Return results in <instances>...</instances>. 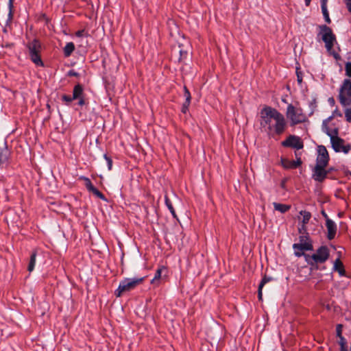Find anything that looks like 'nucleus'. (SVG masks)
<instances>
[{"label":"nucleus","instance_id":"obj_42","mask_svg":"<svg viewBox=\"0 0 351 351\" xmlns=\"http://www.w3.org/2000/svg\"><path fill=\"white\" fill-rule=\"evenodd\" d=\"M262 290H263V289H261L260 287L258 286V298L259 301H262L263 300V292H262Z\"/></svg>","mask_w":351,"mask_h":351},{"label":"nucleus","instance_id":"obj_51","mask_svg":"<svg viewBox=\"0 0 351 351\" xmlns=\"http://www.w3.org/2000/svg\"><path fill=\"white\" fill-rule=\"evenodd\" d=\"M340 351H348L347 348H343V349H341Z\"/></svg>","mask_w":351,"mask_h":351},{"label":"nucleus","instance_id":"obj_18","mask_svg":"<svg viewBox=\"0 0 351 351\" xmlns=\"http://www.w3.org/2000/svg\"><path fill=\"white\" fill-rule=\"evenodd\" d=\"M274 208L276 210L280 212L281 213H285L291 208L290 205L283 204L280 203L274 202Z\"/></svg>","mask_w":351,"mask_h":351},{"label":"nucleus","instance_id":"obj_3","mask_svg":"<svg viewBox=\"0 0 351 351\" xmlns=\"http://www.w3.org/2000/svg\"><path fill=\"white\" fill-rule=\"evenodd\" d=\"M28 50V55L31 60L37 66H43V62L41 59V43L38 39H34L26 44Z\"/></svg>","mask_w":351,"mask_h":351},{"label":"nucleus","instance_id":"obj_2","mask_svg":"<svg viewBox=\"0 0 351 351\" xmlns=\"http://www.w3.org/2000/svg\"><path fill=\"white\" fill-rule=\"evenodd\" d=\"M286 117L289 121L291 126L304 123L307 121V117L298 103L295 104V105L292 104H288Z\"/></svg>","mask_w":351,"mask_h":351},{"label":"nucleus","instance_id":"obj_17","mask_svg":"<svg viewBox=\"0 0 351 351\" xmlns=\"http://www.w3.org/2000/svg\"><path fill=\"white\" fill-rule=\"evenodd\" d=\"M84 89L81 84H78L75 85L73 90L72 99H77L83 96Z\"/></svg>","mask_w":351,"mask_h":351},{"label":"nucleus","instance_id":"obj_47","mask_svg":"<svg viewBox=\"0 0 351 351\" xmlns=\"http://www.w3.org/2000/svg\"><path fill=\"white\" fill-rule=\"evenodd\" d=\"M297 76H298V82L300 84L302 81V77L298 73H297Z\"/></svg>","mask_w":351,"mask_h":351},{"label":"nucleus","instance_id":"obj_36","mask_svg":"<svg viewBox=\"0 0 351 351\" xmlns=\"http://www.w3.org/2000/svg\"><path fill=\"white\" fill-rule=\"evenodd\" d=\"M298 232L300 234H301L302 235H305L306 233V224H302L299 228H298Z\"/></svg>","mask_w":351,"mask_h":351},{"label":"nucleus","instance_id":"obj_45","mask_svg":"<svg viewBox=\"0 0 351 351\" xmlns=\"http://www.w3.org/2000/svg\"><path fill=\"white\" fill-rule=\"evenodd\" d=\"M77 99H79L78 104L80 106H84L85 104L84 99L83 98V97H81L80 98H78Z\"/></svg>","mask_w":351,"mask_h":351},{"label":"nucleus","instance_id":"obj_32","mask_svg":"<svg viewBox=\"0 0 351 351\" xmlns=\"http://www.w3.org/2000/svg\"><path fill=\"white\" fill-rule=\"evenodd\" d=\"M104 159L107 162V165H108V170H111L112 169V160L111 158L109 157L107 154H104Z\"/></svg>","mask_w":351,"mask_h":351},{"label":"nucleus","instance_id":"obj_44","mask_svg":"<svg viewBox=\"0 0 351 351\" xmlns=\"http://www.w3.org/2000/svg\"><path fill=\"white\" fill-rule=\"evenodd\" d=\"M346 4L347 5V8L349 10V12H351V0H345Z\"/></svg>","mask_w":351,"mask_h":351},{"label":"nucleus","instance_id":"obj_38","mask_svg":"<svg viewBox=\"0 0 351 351\" xmlns=\"http://www.w3.org/2000/svg\"><path fill=\"white\" fill-rule=\"evenodd\" d=\"M332 114V117H334L335 118L342 117V113L338 109H335Z\"/></svg>","mask_w":351,"mask_h":351},{"label":"nucleus","instance_id":"obj_40","mask_svg":"<svg viewBox=\"0 0 351 351\" xmlns=\"http://www.w3.org/2000/svg\"><path fill=\"white\" fill-rule=\"evenodd\" d=\"M190 104L191 103H187V101H185L183 104L182 109V112H184V113L186 112V111L188 110V108H189V106Z\"/></svg>","mask_w":351,"mask_h":351},{"label":"nucleus","instance_id":"obj_34","mask_svg":"<svg viewBox=\"0 0 351 351\" xmlns=\"http://www.w3.org/2000/svg\"><path fill=\"white\" fill-rule=\"evenodd\" d=\"M346 74L348 77H351V62H347L345 66Z\"/></svg>","mask_w":351,"mask_h":351},{"label":"nucleus","instance_id":"obj_11","mask_svg":"<svg viewBox=\"0 0 351 351\" xmlns=\"http://www.w3.org/2000/svg\"><path fill=\"white\" fill-rule=\"evenodd\" d=\"M329 257V250L326 246H322L317 249L315 254H313L310 258L316 263H324Z\"/></svg>","mask_w":351,"mask_h":351},{"label":"nucleus","instance_id":"obj_33","mask_svg":"<svg viewBox=\"0 0 351 351\" xmlns=\"http://www.w3.org/2000/svg\"><path fill=\"white\" fill-rule=\"evenodd\" d=\"M62 100L66 102V104H69L73 100H75L74 99H72V97L67 95H63L62 96Z\"/></svg>","mask_w":351,"mask_h":351},{"label":"nucleus","instance_id":"obj_12","mask_svg":"<svg viewBox=\"0 0 351 351\" xmlns=\"http://www.w3.org/2000/svg\"><path fill=\"white\" fill-rule=\"evenodd\" d=\"M317 156L316 159V165L327 166L329 161L328 152L324 145L317 147Z\"/></svg>","mask_w":351,"mask_h":351},{"label":"nucleus","instance_id":"obj_10","mask_svg":"<svg viewBox=\"0 0 351 351\" xmlns=\"http://www.w3.org/2000/svg\"><path fill=\"white\" fill-rule=\"evenodd\" d=\"M281 145L285 147H292L296 149H301L304 147L303 142L299 136L295 135L289 136Z\"/></svg>","mask_w":351,"mask_h":351},{"label":"nucleus","instance_id":"obj_31","mask_svg":"<svg viewBox=\"0 0 351 351\" xmlns=\"http://www.w3.org/2000/svg\"><path fill=\"white\" fill-rule=\"evenodd\" d=\"M75 36L77 37H82V36L88 37L89 36V34H88V32L86 30L83 29L77 31L75 33Z\"/></svg>","mask_w":351,"mask_h":351},{"label":"nucleus","instance_id":"obj_46","mask_svg":"<svg viewBox=\"0 0 351 351\" xmlns=\"http://www.w3.org/2000/svg\"><path fill=\"white\" fill-rule=\"evenodd\" d=\"M77 75H78V74H77V73H76V72H75V71H70L69 72V76H77Z\"/></svg>","mask_w":351,"mask_h":351},{"label":"nucleus","instance_id":"obj_8","mask_svg":"<svg viewBox=\"0 0 351 351\" xmlns=\"http://www.w3.org/2000/svg\"><path fill=\"white\" fill-rule=\"evenodd\" d=\"M191 50V45L188 40L183 38L181 41L178 43V46H174L173 52L175 54L179 53L178 61L182 62L184 60Z\"/></svg>","mask_w":351,"mask_h":351},{"label":"nucleus","instance_id":"obj_15","mask_svg":"<svg viewBox=\"0 0 351 351\" xmlns=\"http://www.w3.org/2000/svg\"><path fill=\"white\" fill-rule=\"evenodd\" d=\"M11 152L7 147H0V167H6L9 164Z\"/></svg>","mask_w":351,"mask_h":351},{"label":"nucleus","instance_id":"obj_22","mask_svg":"<svg viewBox=\"0 0 351 351\" xmlns=\"http://www.w3.org/2000/svg\"><path fill=\"white\" fill-rule=\"evenodd\" d=\"M75 49V45L73 43H68L64 48V54L65 57H69Z\"/></svg>","mask_w":351,"mask_h":351},{"label":"nucleus","instance_id":"obj_13","mask_svg":"<svg viewBox=\"0 0 351 351\" xmlns=\"http://www.w3.org/2000/svg\"><path fill=\"white\" fill-rule=\"evenodd\" d=\"M326 166L316 165L313 170V178L319 182H322L327 177L328 171L325 169Z\"/></svg>","mask_w":351,"mask_h":351},{"label":"nucleus","instance_id":"obj_7","mask_svg":"<svg viewBox=\"0 0 351 351\" xmlns=\"http://www.w3.org/2000/svg\"><path fill=\"white\" fill-rule=\"evenodd\" d=\"M319 35L322 36L327 51L330 52L334 46V43L336 41L335 35L332 33L331 28L326 25H319Z\"/></svg>","mask_w":351,"mask_h":351},{"label":"nucleus","instance_id":"obj_20","mask_svg":"<svg viewBox=\"0 0 351 351\" xmlns=\"http://www.w3.org/2000/svg\"><path fill=\"white\" fill-rule=\"evenodd\" d=\"M322 130L330 136V138L331 136H336L339 134V130L337 128L330 130L328 125H322Z\"/></svg>","mask_w":351,"mask_h":351},{"label":"nucleus","instance_id":"obj_41","mask_svg":"<svg viewBox=\"0 0 351 351\" xmlns=\"http://www.w3.org/2000/svg\"><path fill=\"white\" fill-rule=\"evenodd\" d=\"M335 117H332V114L328 117L327 119H324L322 122V125H328V123L332 121Z\"/></svg>","mask_w":351,"mask_h":351},{"label":"nucleus","instance_id":"obj_4","mask_svg":"<svg viewBox=\"0 0 351 351\" xmlns=\"http://www.w3.org/2000/svg\"><path fill=\"white\" fill-rule=\"evenodd\" d=\"M145 278H125L119 283L114 294L117 297H121L124 293L134 289L138 285L144 281Z\"/></svg>","mask_w":351,"mask_h":351},{"label":"nucleus","instance_id":"obj_1","mask_svg":"<svg viewBox=\"0 0 351 351\" xmlns=\"http://www.w3.org/2000/svg\"><path fill=\"white\" fill-rule=\"evenodd\" d=\"M260 114L261 126L269 137L280 136L285 132L287 127L286 119L276 108L265 106L261 110Z\"/></svg>","mask_w":351,"mask_h":351},{"label":"nucleus","instance_id":"obj_49","mask_svg":"<svg viewBox=\"0 0 351 351\" xmlns=\"http://www.w3.org/2000/svg\"><path fill=\"white\" fill-rule=\"evenodd\" d=\"M311 0H305V5L308 6L311 3Z\"/></svg>","mask_w":351,"mask_h":351},{"label":"nucleus","instance_id":"obj_26","mask_svg":"<svg viewBox=\"0 0 351 351\" xmlns=\"http://www.w3.org/2000/svg\"><path fill=\"white\" fill-rule=\"evenodd\" d=\"M300 214L302 216V224L308 223L311 217V213L306 210H301L300 212Z\"/></svg>","mask_w":351,"mask_h":351},{"label":"nucleus","instance_id":"obj_52","mask_svg":"<svg viewBox=\"0 0 351 351\" xmlns=\"http://www.w3.org/2000/svg\"><path fill=\"white\" fill-rule=\"evenodd\" d=\"M323 215H324V216L326 219H327V218H328V216H327V215H326V213H323Z\"/></svg>","mask_w":351,"mask_h":351},{"label":"nucleus","instance_id":"obj_39","mask_svg":"<svg viewBox=\"0 0 351 351\" xmlns=\"http://www.w3.org/2000/svg\"><path fill=\"white\" fill-rule=\"evenodd\" d=\"M342 326L341 324H338L337 326L336 332H337V337H341V332H342Z\"/></svg>","mask_w":351,"mask_h":351},{"label":"nucleus","instance_id":"obj_19","mask_svg":"<svg viewBox=\"0 0 351 351\" xmlns=\"http://www.w3.org/2000/svg\"><path fill=\"white\" fill-rule=\"evenodd\" d=\"M334 269L341 276L345 275L346 271L344 269L343 265L339 259H337L334 263Z\"/></svg>","mask_w":351,"mask_h":351},{"label":"nucleus","instance_id":"obj_37","mask_svg":"<svg viewBox=\"0 0 351 351\" xmlns=\"http://www.w3.org/2000/svg\"><path fill=\"white\" fill-rule=\"evenodd\" d=\"M339 337L340 339L339 344H340V346H341V349L347 348V347H346V341L345 338L343 336Z\"/></svg>","mask_w":351,"mask_h":351},{"label":"nucleus","instance_id":"obj_43","mask_svg":"<svg viewBox=\"0 0 351 351\" xmlns=\"http://www.w3.org/2000/svg\"><path fill=\"white\" fill-rule=\"evenodd\" d=\"M295 167L298 168L302 165V160L300 158H298L297 160H294Z\"/></svg>","mask_w":351,"mask_h":351},{"label":"nucleus","instance_id":"obj_27","mask_svg":"<svg viewBox=\"0 0 351 351\" xmlns=\"http://www.w3.org/2000/svg\"><path fill=\"white\" fill-rule=\"evenodd\" d=\"M165 267L162 266L160 267V268H158L156 271V273H155V275H154V278L151 281V283L152 284H155L156 282L158 281L160 278H161V274H162V269H165Z\"/></svg>","mask_w":351,"mask_h":351},{"label":"nucleus","instance_id":"obj_6","mask_svg":"<svg viewBox=\"0 0 351 351\" xmlns=\"http://www.w3.org/2000/svg\"><path fill=\"white\" fill-rule=\"evenodd\" d=\"M338 99L343 106L351 105V80H343L339 89Z\"/></svg>","mask_w":351,"mask_h":351},{"label":"nucleus","instance_id":"obj_48","mask_svg":"<svg viewBox=\"0 0 351 351\" xmlns=\"http://www.w3.org/2000/svg\"><path fill=\"white\" fill-rule=\"evenodd\" d=\"M328 101H329V102H330V104H332V105H334V104H335V100H334V99H333V98H330V99H328Z\"/></svg>","mask_w":351,"mask_h":351},{"label":"nucleus","instance_id":"obj_9","mask_svg":"<svg viewBox=\"0 0 351 351\" xmlns=\"http://www.w3.org/2000/svg\"><path fill=\"white\" fill-rule=\"evenodd\" d=\"M330 143L332 147L336 152H342L345 154H348L351 149L350 145H344V140L339 138L338 135L331 136Z\"/></svg>","mask_w":351,"mask_h":351},{"label":"nucleus","instance_id":"obj_35","mask_svg":"<svg viewBox=\"0 0 351 351\" xmlns=\"http://www.w3.org/2000/svg\"><path fill=\"white\" fill-rule=\"evenodd\" d=\"M345 117L348 122L351 123V108H347L345 110Z\"/></svg>","mask_w":351,"mask_h":351},{"label":"nucleus","instance_id":"obj_16","mask_svg":"<svg viewBox=\"0 0 351 351\" xmlns=\"http://www.w3.org/2000/svg\"><path fill=\"white\" fill-rule=\"evenodd\" d=\"M326 226L327 228V238L332 240L335 238L337 233V225L330 219L327 218L326 220Z\"/></svg>","mask_w":351,"mask_h":351},{"label":"nucleus","instance_id":"obj_14","mask_svg":"<svg viewBox=\"0 0 351 351\" xmlns=\"http://www.w3.org/2000/svg\"><path fill=\"white\" fill-rule=\"evenodd\" d=\"M80 180H84L85 182V186L88 191L93 193L96 197H99V199H105L104 195L93 185L90 180L88 178H86L85 176H80Z\"/></svg>","mask_w":351,"mask_h":351},{"label":"nucleus","instance_id":"obj_5","mask_svg":"<svg viewBox=\"0 0 351 351\" xmlns=\"http://www.w3.org/2000/svg\"><path fill=\"white\" fill-rule=\"evenodd\" d=\"M293 248L294 250V254L298 257L304 255V251L313 250V247L308 234L300 235L299 237V243H294Z\"/></svg>","mask_w":351,"mask_h":351},{"label":"nucleus","instance_id":"obj_28","mask_svg":"<svg viewBox=\"0 0 351 351\" xmlns=\"http://www.w3.org/2000/svg\"><path fill=\"white\" fill-rule=\"evenodd\" d=\"M13 3L14 0H9L8 8H9V13H8V21H11L13 17Z\"/></svg>","mask_w":351,"mask_h":351},{"label":"nucleus","instance_id":"obj_24","mask_svg":"<svg viewBox=\"0 0 351 351\" xmlns=\"http://www.w3.org/2000/svg\"><path fill=\"white\" fill-rule=\"evenodd\" d=\"M165 205L167 206V207L171 212L173 218H177V215L176 214V211L173 208L171 202L170 201V199H169V197L167 195L165 197Z\"/></svg>","mask_w":351,"mask_h":351},{"label":"nucleus","instance_id":"obj_29","mask_svg":"<svg viewBox=\"0 0 351 351\" xmlns=\"http://www.w3.org/2000/svg\"><path fill=\"white\" fill-rule=\"evenodd\" d=\"M272 280H273V278L271 277H269V276H265L263 278V279L261 281V282H260L258 286L260 287L261 289H263L265 284H267V282L271 281Z\"/></svg>","mask_w":351,"mask_h":351},{"label":"nucleus","instance_id":"obj_21","mask_svg":"<svg viewBox=\"0 0 351 351\" xmlns=\"http://www.w3.org/2000/svg\"><path fill=\"white\" fill-rule=\"evenodd\" d=\"M37 252L36 251H34L29 258V261L28 263L27 270L29 272H32L34 269L36 260Z\"/></svg>","mask_w":351,"mask_h":351},{"label":"nucleus","instance_id":"obj_30","mask_svg":"<svg viewBox=\"0 0 351 351\" xmlns=\"http://www.w3.org/2000/svg\"><path fill=\"white\" fill-rule=\"evenodd\" d=\"M184 95L186 98V101L187 103H191V96L189 90L186 88V86L184 87Z\"/></svg>","mask_w":351,"mask_h":351},{"label":"nucleus","instance_id":"obj_50","mask_svg":"<svg viewBox=\"0 0 351 351\" xmlns=\"http://www.w3.org/2000/svg\"><path fill=\"white\" fill-rule=\"evenodd\" d=\"M323 2H324L325 4H326L327 0H321V4L323 3Z\"/></svg>","mask_w":351,"mask_h":351},{"label":"nucleus","instance_id":"obj_25","mask_svg":"<svg viewBox=\"0 0 351 351\" xmlns=\"http://www.w3.org/2000/svg\"><path fill=\"white\" fill-rule=\"evenodd\" d=\"M321 7H322V13H323V15H324L326 22L328 23H330L331 21L329 17V14H328V10H327L326 4H325V3L323 2V3H322V5H321Z\"/></svg>","mask_w":351,"mask_h":351},{"label":"nucleus","instance_id":"obj_23","mask_svg":"<svg viewBox=\"0 0 351 351\" xmlns=\"http://www.w3.org/2000/svg\"><path fill=\"white\" fill-rule=\"evenodd\" d=\"M282 165L285 169H296L294 160H290L288 159H282Z\"/></svg>","mask_w":351,"mask_h":351}]
</instances>
